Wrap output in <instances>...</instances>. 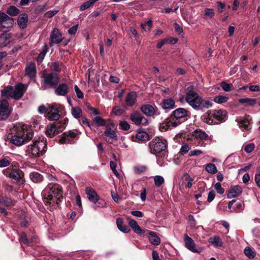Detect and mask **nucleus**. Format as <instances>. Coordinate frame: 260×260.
I'll return each mask as SVG.
<instances>
[{
	"label": "nucleus",
	"instance_id": "nucleus-12",
	"mask_svg": "<svg viewBox=\"0 0 260 260\" xmlns=\"http://www.w3.org/2000/svg\"><path fill=\"white\" fill-rule=\"evenodd\" d=\"M27 86L26 85L21 83L16 84L14 88H13L12 98L15 100L20 99L24 95Z\"/></svg>",
	"mask_w": 260,
	"mask_h": 260
},
{
	"label": "nucleus",
	"instance_id": "nucleus-57",
	"mask_svg": "<svg viewBox=\"0 0 260 260\" xmlns=\"http://www.w3.org/2000/svg\"><path fill=\"white\" fill-rule=\"evenodd\" d=\"M119 126L121 129L127 131L130 128L129 124L126 121H121L119 122Z\"/></svg>",
	"mask_w": 260,
	"mask_h": 260
},
{
	"label": "nucleus",
	"instance_id": "nucleus-40",
	"mask_svg": "<svg viewBox=\"0 0 260 260\" xmlns=\"http://www.w3.org/2000/svg\"><path fill=\"white\" fill-rule=\"evenodd\" d=\"M239 101L240 103L245 104L247 106H253L256 103L255 99L250 98L240 99Z\"/></svg>",
	"mask_w": 260,
	"mask_h": 260
},
{
	"label": "nucleus",
	"instance_id": "nucleus-45",
	"mask_svg": "<svg viewBox=\"0 0 260 260\" xmlns=\"http://www.w3.org/2000/svg\"><path fill=\"white\" fill-rule=\"evenodd\" d=\"M63 64L59 62H53L50 65V69L54 71L59 72L61 70Z\"/></svg>",
	"mask_w": 260,
	"mask_h": 260
},
{
	"label": "nucleus",
	"instance_id": "nucleus-25",
	"mask_svg": "<svg viewBox=\"0 0 260 260\" xmlns=\"http://www.w3.org/2000/svg\"><path fill=\"white\" fill-rule=\"evenodd\" d=\"M174 117L178 119L186 118L188 117V111L184 108H179L173 111Z\"/></svg>",
	"mask_w": 260,
	"mask_h": 260
},
{
	"label": "nucleus",
	"instance_id": "nucleus-18",
	"mask_svg": "<svg viewBox=\"0 0 260 260\" xmlns=\"http://www.w3.org/2000/svg\"><path fill=\"white\" fill-rule=\"evenodd\" d=\"M47 117L50 120H57L60 117L57 105H51L47 113Z\"/></svg>",
	"mask_w": 260,
	"mask_h": 260
},
{
	"label": "nucleus",
	"instance_id": "nucleus-54",
	"mask_svg": "<svg viewBox=\"0 0 260 260\" xmlns=\"http://www.w3.org/2000/svg\"><path fill=\"white\" fill-rule=\"evenodd\" d=\"M244 253L247 256H248L250 258H254L255 255L254 252L249 247H247L245 248Z\"/></svg>",
	"mask_w": 260,
	"mask_h": 260
},
{
	"label": "nucleus",
	"instance_id": "nucleus-32",
	"mask_svg": "<svg viewBox=\"0 0 260 260\" xmlns=\"http://www.w3.org/2000/svg\"><path fill=\"white\" fill-rule=\"evenodd\" d=\"M162 107L165 110H171L175 108V102L172 99H166L162 101Z\"/></svg>",
	"mask_w": 260,
	"mask_h": 260
},
{
	"label": "nucleus",
	"instance_id": "nucleus-24",
	"mask_svg": "<svg viewBox=\"0 0 260 260\" xmlns=\"http://www.w3.org/2000/svg\"><path fill=\"white\" fill-rule=\"evenodd\" d=\"M19 240L21 243H23L26 245H29L30 243L32 242L37 243L39 239L37 236H32L31 239H28L26 237V234L24 233H22L21 234Z\"/></svg>",
	"mask_w": 260,
	"mask_h": 260
},
{
	"label": "nucleus",
	"instance_id": "nucleus-56",
	"mask_svg": "<svg viewBox=\"0 0 260 260\" xmlns=\"http://www.w3.org/2000/svg\"><path fill=\"white\" fill-rule=\"evenodd\" d=\"M58 12L59 10H50L44 14V16L48 18H51L55 15Z\"/></svg>",
	"mask_w": 260,
	"mask_h": 260
},
{
	"label": "nucleus",
	"instance_id": "nucleus-16",
	"mask_svg": "<svg viewBox=\"0 0 260 260\" xmlns=\"http://www.w3.org/2000/svg\"><path fill=\"white\" fill-rule=\"evenodd\" d=\"M63 40L61 34L57 28H54L52 30L50 36V45L57 44L61 43Z\"/></svg>",
	"mask_w": 260,
	"mask_h": 260
},
{
	"label": "nucleus",
	"instance_id": "nucleus-41",
	"mask_svg": "<svg viewBox=\"0 0 260 260\" xmlns=\"http://www.w3.org/2000/svg\"><path fill=\"white\" fill-rule=\"evenodd\" d=\"M206 171L211 174H215L217 172V169L215 164L212 163L208 164L205 168Z\"/></svg>",
	"mask_w": 260,
	"mask_h": 260
},
{
	"label": "nucleus",
	"instance_id": "nucleus-35",
	"mask_svg": "<svg viewBox=\"0 0 260 260\" xmlns=\"http://www.w3.org/2000/svg\"><path fill=\"white\" fill-rule=\"evenodd\" d=\"M30 179L34 183H39L43 181V176L39 173L33 172L29 174Z\"/></svg>",
	"mask_w": 260,
	"mask_h": 260
},
{
	"label": "nucleus",
	"instance_id": "nucleus-17",
	"mask_svg": "<svg viewBox=\"0 0 260 260\" xmlns=\"http://www.w3.org/2000/svg\"><path fill=\"white\" fill-rule=\"evenodd\" d=\"M115 126L113 123H110L106 125L105 135L112 140H117V137L115 134Z\"/></svg>",
	"mask_w": 260,
	"mask_h": 260
},
{
	"label": "nucleus",
	"instance_id": "nucleus-37",
	"mask_svg": "<svg viewBox=\"0 0 260 260\" xmlns=\"http://www.w3.org/2000/svg\"><path fill=\"white\" fill-rule=\"evenodd\" d=\"M209 242L213 245L214 246L217 247L221 246L223 244V243L221 239L218 236H215L213 237H211L209 239Z\"/></svg>",
	"mask_w": 260,
	"mask_h": 260
},
{
	"label": "nucleus",
	"instance_id": "nucleus-34",
	"mask_svg": "<svg viewBox=\"0 0 260 260\" xmlns=\"http://www.w3.org/2000/svg\"><path fill=\"white\" fill-rule=\"evenodd\" d=\"M7 14L10 17L16 16L19 13L20 10L15 6L11 5L7 9Z\"/></svg>",
	"mask_w": 260,
	"mask_h": 260
},
{
	"label": "nucleus",
	"instance_id": "nucleus-21",
	"mask_svg": "<svg viewBox=\"0 0 260 260\" xmlns=\"http://www.w3.org/2000/svg\"><path fill=\"white\" fill-rule=\"evenodd\" d=\"M242 192V187L240 185H235L232 186L227 194L228 199L236 198L240 196Z\"/></svg>",
	"mask_w": 260,
	"mask_h": 260
},
{
	"label": "nucleus",
	"instance_id": "nucleus-11",
	"mask_svg": "<svg viewBox=\"0 0 260 260\" xmlns=\"http://www.w3.org/2000/svg\"><path fill=\"white\" fill-rule=\"evenodd\" d=\"M223 113V111L221 110L209 111L203 116V118L204 122L207 124H211L214 123L212 118H218L220 120L219 117L222 115Z\"/></svg>",
	"mask_w": 260,
	"mask_h": 260
},
{
	"label": "nucleus",
	"instance_id": "nucleus-33",
	"mask_svg": "<svg viewBox=\"0 0 260 260\" xmlns=\"http://www.w3.org/2000/svg\"><path fill=\"white\" fill-rule=\"evenodd\" d=\"M116 224L119 230L124 233H127L130 231L129 228L123 224V219L121 218H117Z\"/></svg>",
	"mask_w": 260,
	"mask_h": 260
},
{
	"label": "nucleus",
	"instance_id": "nucleus-51",
	"mask_svg": "<svg viewBox=\"0 0 260 260\" xmlns=\"http://www.w3.org/2000/svg\"><path fill=\"white\" fill-rule=\"evenodd\" d=\"M201 109H208L211 107L213 105V103L208 100H204L202 98V101L201 102Z\"/></svg>",
	"mask_w": 260,
	"mask_h": 260
},
{
	"label": "nucleus",
	"instance_id": "nucleus-4",
	"mask_svg": "<svg viewBox=\"0 0 260 260\" xmlns=\"http://www.w3.org/2000/svg\"><path fill=\"white\" fill-rule=\"evenodd\" d=\"M185 101L193 109L196 110L201 109L202 97L193 89L192 86H189L187 88Z\"/></svg>",
	"mask_w": 260,
	"mask_h": 260
},
{
	"label": "nucleus",
	"instance_id": "nucleus-30",
	"mask_svg": "<svg viewBox=\"0 0 260 260\" xmlns=\"http://www.w3.org/2000/svg\"><path fill=\"white\" fill-rule=\"evenodd\" d=\"M128 224L132 228L135 233L141 235L145 233L144 230H142L139 226L136 221L134 219L129 220Z\"/></svg>",
	"mask_w": 260,
	"mask_h": 260
},
{
	"label": "nucleus",
	"instance_id": "nucleus-22",
	"mask_svg": "<svg viewBox=\"0 0 260 260\" xmlns=\"http://www.w3.org/2000/svg\"><path fill=\"white\" fill-rule=\"evenodd\" d=\"M137 93L135 91L128 92L125 97V104L128 107H132L137 102Z\"/></svg>",
	"mask_w": 260,
	"mask_h": 260
},
{
	"label": "nucleus",
	"instance_id": "nucleus-59",
	"mask_svg": "<svg viewBox=\"0 0 260 260\" xmlns=\"http://www.w3.org/2000/svg\"><path fill=\"white\" fill-rule=\"evenodd\" d=\"M146 170V167L143 166H137L134 168L135 172L137 174H141Z\"/></svg>",
	"mask_w": 260,
	"mask_h": 260
},
{
	"label": "nucleus",
	"instance_id": "nucleus-1",
	"mask_svg": "<svg viewBox=\"0 0 260 260\" xmlns=\"http://www.w3.org/2000/svg\"><path fill=\"white\" fill-rule=\"evenodd\" d=\"M42 196L44 204L50 210L56 208L62 197L60 186L56 183H49L43 190Z\"/></svg>",
	"mask_w": 260,
	"mask_h": 260
},
{
	"label": "nucleus",
	"instance_id": "nucleus-39",
	"mask_svg": "<svg viewBox=\"0 0 260 260\" xmlns=\"http://www.w3.org/2000/svg\"><path fill=\"white\" fill-rule=\"evenodd\" d=\"M136 138L139 140L147 141L149 139V135L144 131H139L136 134Z\"/></svg>",
	"mask_w": 260,
	"mask_h": 260
},
{
	"label": "nucleus",
	"instance_id": "nucleus-52",
	"mask_svg": "<svg viewBox=\"0 0 260 260\" xmlns=\"http://www.w3.org/2000/svg\"><path fill=\"white\" fill-rule=\"evenodd\" d=\"M190 147L189 146V145L188 144H187L186 143H183L182 144V146L180 149V151H179V154L180 155H184L186 153H187L189 150H190Z\"/></svg>",
	"mask_w": 260,
	"mask_h": 260
},
{
	"label": "nucleus",
	"instance_id": "nucleus-15",
	"mask_svg": "<svg viewBox=\"0 0 260 260\" xmlns=\"http://www.w3.org/2000/svg\"><path fill=\"white\" fill-rule=\"evenodd\" d=\"M25 75L30 80H35L37 76V69L35 63L30 62L26 64L25 69Z\"/></svg>",
	"mask_w": 260,
	"mask_h": 260
},
{
	"label": "nucleus",
	"instance_id": "nucleus-61",
	"mask_svg": "<svg viewBox=\"0 0 260 260\" xmlns=\"http://www.w3.org/2000/svg\"><path fill=\"white\" fill-rule=\"evenodd\" d=\"M75 91L76 93L77 96L79 99H83L84 98V94L82 91L79 88L77 85H75L74 87Z\"/></svg>",
	"mask_w": 260,
	"mask_h": 260
},
{
	"label": "nucleus",
	"instance_id": "nucleus-7",
	"mask_svg": "<svg viewBox=\"0 0 260 260\" xmlns=\"http://www.w3.org/2000/svg\"><path fill=\"white\" fill-rule=\"evenodd\" d=\"M66 122H56L54 124L47 126L46 131V135L50 138H52L56 135L61 133L65 127Z\"/></svg>",
	"mask_w": 260,
	"mask_h": 260
},
{
	"label": "nucleus",
	"instance_id": "nucleus-6",
	"mask_svg": "<svg viewBox=\"0 0 260 260\" xmlns=\"http://www.w3.org/2000/svg\"><path fill=\"white\" fill-rule=\"evenodd\" d=\"M3 174L13 182H20L24 177V173L20 169L7 168L3 171Z\"/></svg>",
	"mask_w": 260,
	"mask_h": 260
},
{
	"label": "nucleus",
	"instance_id": "nucleus-64",
	"mask_svg": "<svg viewBox=\"0 0 260 260\" xmlns=\"http://www.w3.org/2000/svg\"><path fill=\"white\" fill-rule=\"evenodd\" d=\"M169 128H170V126L168 121L162 123L159 127V129L161 132H165Z\"/></svg>",
	"mask_w": 260,
	"mask_h": 260
},
{
	"label": "nucleus",
	"instance_id": "nucleus-42",
	"mask_svg": "<svg viewBox=\"0 0 260 260\" xmlns=\"http://www.w3.org/2000/svg\"><path fill=\"white\" fill-rule=\"evenodd\" d=\"M48 49V47L47 45L43 46L42 51L40 53L39 55L37 58V60L39 62H41L44 58Z\"/></svg>",
	"mask_w": 260,
	"mask_h": 260
},
{
	"label": "nucleus",
	"instance_id": "nucleus-23",
	"mask_svg": "<svg viewBox=\"0 0 260 260\" xmlns=\"http://www.w3.org/2000/svg\"><path fill=\"white\" fill-rule=\"evenodd\" d=\"M166 148L167 145L165 142L159 141L153 145V149L151 147L150 148V153L153 154L158 153L165 150Z\"/></svg>",
	"mask_w": 260,
	"mask_h": 260
},
{
	"label": "nucleus",
	"instance_id": "nucleus-19",
	"mask_svg": "<svg viewBox=\"0 0 260 260\" xmlns=\"http://www.w3.org/2000/svg\"><path fill=\"white\" fill-rule=\"evenodd\" d=\"M85 192L88 200L94 203H96L100 199L99 196L95 190L91 187H87L85 188Z\"/></svg>",
	"mask_w": 260,
	"mask_h": 260
},
{
	"label": "nucleus",
	"instance_id": "nucleus-62",
	"mask_svg": "<svg viewBox=\"0 0 260 260\" xmlns=\"http://www.w3.org/2000/svg\"><path fill=\"white\" fill-rule=\"evenodd\" d=\"M254 148V145L253 143H250L248 145H247L244 147V151L247 153H251Z\"/></svg>",
	"mask_w": 260,
	"mask_h": 260
},
{
	"label": "nucleus",
	"instance_id": "nucleus-58",
	"mask_svg": "<svg viewBox=\"0 0 260 260\" xmlns=\"http://www.w3.org/2000/svg\"><path fill=\"white\" fill-rule=\"evenodd\" d=\"M214 187L217 191V192L220 194H222L224 192V189L221 187V185L219 182L216 183Z\"/></svg>",
	"mask_w": 260,
	"mask_h": 260
},
{
	"label": "nucleus",
	"instance_id": "nucleus-60",
	"mask_svg": "<svg viewBox=\"0 0 260 260\" xmlns=\"http://www.w3.org/2000/svg\"><path fill=\"white\" fill-rule=\"evenodd\" d=\"M79 122L83 126L86 125L89 127H91V124L90 123L87 118L85 117H82L81 119L79 120Z\"/></svg>",
	"mask_w": 260,
	"mask_h": 260
},
{
	"label": "nucleus",
	"instance_id": "nucleus-26",
	"mask_svg": "<svg viewBox=\"0 0 260 260\" xmlns=\"http://www.w3.org/2000/svg\"><path fill=\"white\" fill-rule=\"evenodd\" d=\"M28 22V15L26 13L20 15L17 18V23L19 26L22 29L27 27Z\"/></svg>",
	"mask_w": 260,
	"mask_h": 260
},
{
	"label": "nucleus",
	"instance_id": "nucleus-63",
	"mask_svg": "<svg viewBox=\"0 0 260 260\" xmlns=\"http://www.w3.org/2000/svg\"><path fill=\"white\" fill-rule=\"evenodd\" d=\"M175 31L181 36H183V31L181 27L177 23H174Z\"/></svg>",
	"mask_w": 260,
	"mask_h": 260
},
{
	"label": "nucleus",
	"instance_id": "nucleus-28",
	"mask_svg": "<svg viewBox=\"0 0 260 260\" xmlns=\"http://www.w3.org/2000/svg\"><path fill=\"white\" fill-rule=\"evenodd\" d=\"M193 135L196 138L201 140H211V138L204 131L200 129L195 130Z\"/></svg>",
	"mask_w": 260,
	"mask_h": 260
},
{
	"label": "nucleus",
	"instance_id": "nucleus-43",
	"mask_svg": "<svg viewBox=\"0 0 260 260\" xmlns=\"http://www.w3.org/2000/svg\"><path fill=\"white\" fill-rule=\"evenodd\" d=\"M99 0H89L88 1H87L85 3H84L80 7V11H84L88 8H89L90 6H91L92 5H93L96 2L98 1Z\"/></svg>",
	"mask_w": 260,
	"mask_h": 260
},
{
	"label": "nucleus",
	"instance_id": "nucleus-14",
	"mask_svg": "<svg viewBox=\"0 0 260 260\" xmlns=\"http://www.w3.org/2000/svg\"><path fill=\"white\" fill-rule=\"evenodd\" d=\"M14 19L5 12L0 11V24L4 28H9L13 26Z\"/></svg>",
	"mask_w": 260,
	"mask_h": 260
},
{
	"label": "nucleus",
	"instance_id": "nucleus-31",
	"mask_svg": "<svg viewBox=\"0 0 260 260\" xmlns=\"http://www.w3.org/2000/svg\"><path fill=\"white\" fill-rule=\"evenodd\" d=\"M148 237L150 243L153 245L157 246L160 243V238L153 232H149Z\"/></svg>",
	"mask_w": 260,
	"mask_h": 260
},
{
	"label": "nucleus",
	"instance_id": "nucleus-2",
	"mask_svg": "<svg viewBox=\"0 0 260 260\" xmlns=\"http://www.w3.org/2000/svg\"><path fill=\"white\" fill-rule=\"evenodd\" d=\"M33 137L32 129L26 124H23L17 128L14 135L12 136L11 142L17 146H20L29 141Z\"/></svg>",
	"mask_w": 260,
	"mask_h": 260
},
{
	"label": "nucleus",
	"instance_id": "nucleus-44",
	"mask_svg": "<svg viewBox=\"0 0 260 260\" xmlns=\"http://www.w3.org/2000/svg\"><path fill=\"white\" fill-rule=\"evenodd\" d=\"M0 204L9 207L12 205L13 203L12 200L8 197H0Z\"/></svg>",
	"mask_w": 260,
	"mask_h": 260
},
{
	"label": "nucleus",
	"instance_id": "nucleus-50",
	"mask_svg": "<svg viewBox=\"0 0 260 260\" xmlns=\"http://www.w3.org/2000/svg\"><path fill=\"white\" fill-rule=\"evenodd\" d=\"M152 26V21L149 20L144 23L141 24L142 28L145 31H149Z\"/></svg>",
	"mask_w": 260,
	"mask_h": 260
},
{
	"label": "nucleus",
	"instance_id": "nucleus-27",
	"mask_svg": "<svg viewBox=\"0 0 260 260\" xmlns=\"http://www.w3.org/2000/svg\"><path fill=\"white\" fill-rule=\"evenodd\" d=\"M141 110L145 115L148 116H152L155 113L154 108L149 104L143 105L141 108Z\"/></svg>",
	"mask_w": 260,
	"mask_h": 260
},
{
	"label": "nucleus",
	"instance_id": "nucleus-46",
	"mask_svg": "<svg viewBox=\"0 0 260 260\" xmlns=\"http://www.w3.org/2000/svg\"><path fill=\"white\" fill-rule=\"evenodd\" d=\"M12 159L9 157L0 158V168H4L10 165Z\"/></svg>",
	"mask_w": 260,
	"mask_h": 260
},
{
	"label": "nucleus",
	"instance_id": "nucleus-53",
	"mask_svg": "<svg viewBox=\"0 0 260 260\" xmlns=\"http://www.w3.org/2000/svg\"><path fill=\"white\" fill-rule=\"evenodd\" d=\"M154 180L155 185L158 187L162 185L165 182L164 178L162 176L158 175L155 176Z\"/></svg>",
	"mask_w": 260,
	"mask_h": 260
},
{
	"label": "nucleus",
	"instance_id": "nucleus-8",
	"mask_svg": "<svg viewBox=\"0 0 260 260\" xmlns=\"http://www.w3.org/2000/svg\"><path fill=\"white\" fill-rule=\"evenodd\" d=\"M239 127L242 131H249L251 128L252 123V119L249 115H245L244 117H238L236 119Z\"/></svg>",
	"mask_w": 260,
	"mask_h": 260
},
{
	"label": "nucleus",
	"instance_id": "nucleus-55",
	"mask_svg": "<svg viewBox=\"0 0 260 260\" xmlns=\"http://www.w3.org/2000/svg\"><path fill=\"white\" fill-rule=\"evenodd\" d=\"M220 86L223 90L228 92L232 89L233 85L232 84L227 83L225 82H222L220 84Z\"/></svg>",
	"mask_w": 260,
	"mask_h": 260
},
{
	"label": "nucleus",
	"instance_id": "nucleus-29",
	"mask_svg": "<svg viewBox=\"0 0 260 260\" xmlns=\"http://www.w3.org/2000/svg\"><path fill=\"white\" fill-rule=\"evenodd\" d=\"M131 120L136 124H141L143 120H146L144 116L140 113L136 112L132 114L130 117Z\"/></svg>",
	"mask_w": 260,
	"mask_h": 260
},
{
	"label": "nucleus",
	"instance_id": "nucleus-47",
	"mask_svg": "<svg viewBox=\"0 0 260 260\" xmlns=\"http://www.w3.org/2000/svg\"><path fill=\"white\" fill-rule=\"evenodd\" d=\"M93 120L95 124L98 126H104L106 124V121L100 116L94 117Z\"/></svg>",
	"mask_w": 260,
	"mask_h": 260
},
{
	"label": "nucleus",
	"instance_id": "nucleus-3",
	"mask_svg": "<svg viewBox=\"0 0 260 260\" xmlns=\"http://www.w3.org/2000/svg\"><path fill=\"white\" fill-rule=\"evenodd\" d=\"M46 142L43 139L36 138L32 144L28 145L25 150L26 155L29 157H37L42 156L46 152Z\"/></svg>",
	"mask_w": 260,
	"mask_h": 260
},
{
	"label": "nucleus",
	"instance_id": "nucleus-38",
	"mask_svg": "<svg viewBox=\"0 0 260 260\" xmlns=\"http://www.w3.org/2000/svg\"><path fill=\"white\" fill-rule=\"evenodd\" d=\"M82 111L81 109L78 107H72L71 114L72 116L76 119H79L82 116Z\"/></svg>",
	"mask_w": 260,
	"mask_h": 260
},
{
	"label": "nucleus",
	"instance_id": "nucleus-48",
	"mask_svg": "<svg viewBox=\"0 0 260 260\" xmlns=\"http://www.w3.org/2000/svg\"><path fill=\"white\" fill-rule=\"evenodd\" d=\"M228 100V97L222 95L216 96L214 98V101L217 104H222L226 103Z\"/></svg>",
	"mask_w": 260,
	"mask_h": 260
},
{
	"label": "nucleus",
	"instance_id": "nucleus-49",
	"mask_svg": "<svg viewBox=\"0 0 260 260\" xmlns=\"http://www.w3.org/2000/svg\"><path fill=\"white\" fill-rule=\"evenodd\" d=\"M215 14L214 11L211 8H205L204 10V16L206 18L211 19Z\"/></svg>",
	"mask_w": 260,
	"mask_h": 260
},
{
	"label": "nucleus",
	"instance_id": "nucleus-9",
	"mask_svg": "<svg viewBox=\"0 0 260 260\" xmlns=\"http://www.w3.org/2000/svg\"><path fill=\"white\" fill-rule=\"evenodd\" d=\"M78 139V136L76 133L73 132H69L64 133L59 137L57 140L58 142L61 144L74 143Z\"/></svg>",
	"mask_w": 260,
	"mask_h": 260
},
{
	"label": "nucleus",
	"instance_id": "nucleus-20",
	"mask_svg": "<svg viewBox=\"0 0 260 260\" xmlns=\"http://www.w3.org/2000/svg\"><path fill=\"white\" fill-rule=\"evenodd\" d=\"M53 88L55 93L59 96H65L69 91V86L66 83L60 84Z\"/></svg>",
	"mask_w": 260,
	"mask_h": 260
},
{
	"label": "nucleus",
	"instance_id": "nucleus-10",
	"mask_svg": "<svg viewBox=\"0 0 260 260\" xmlns=\"http://www.w3.org/2000/svg\"><path fill=\"white\" fill-rule=\"evenodd\" d=\"M11 112L8 101L4 99L0 100V120L6 119Z\"/></svg>",
	"mask_w": 260,
	"mask_h": 260
},
{
	"label": "nucleus",
	"instance_id": "nucleus-36",
	"mask_svg": "<svg viewBox=\"0 0 260 260\" xmlns=\"http://www.w3.org/2000/svg\"><path fill=\"white\" fill-rule=\"evenodd\" d=\"M13 87L11 85H8L4 89L1 90V95L6 96L7 98H11L13 94Z\"/></svg>",
	"mask_w": 260,
	"mask_h": 260
},
{
	"label": "nucleus",
	"instance_id": "nucleus-13",
	"mask_svg": "<svg viewBox=\"0 0 260 260\" xmlns=\"http://www.w3.org/2000/svg\"><path fill=\"white\" fill-rule=\"evenodd\" d=\"M184 241L185 247L190 251L195 253H200L202 251V248L196 247V244L194 241L190 238L187 234H184Z\"/></svg>",
	"mask_w": 260,
	"mask_h": 260
},
{
	"label": "nucleus",
	"instance_id": "nucleus-5",
	"mask_svg": "<svg viewBox=\"0 0 260 260\" xmlns=\"http://www.w3.org/2000/svg\"><path fill=\"white\" fill-rule=\"evenodd\" d=\"M43 85L40 88V90H45L48 88H55L59 81L58 76L54 73H44L42 76Z\"/></svg>",
	"mask_w": 260,
	"mask_h": 260
}]
</instances>
